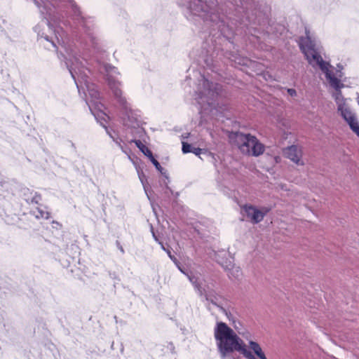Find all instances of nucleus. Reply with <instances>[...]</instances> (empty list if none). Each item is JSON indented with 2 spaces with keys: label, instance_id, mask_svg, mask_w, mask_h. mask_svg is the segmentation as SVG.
<instances>
[{
  "label": "nucleus",
  "instance_id": "7",
  "mask_svg": "<svg viewBox=\"0 0 359 359\" xmlns=\"http://www.w3.org/2000/svg\"><path fill=\"white\" fill-rule=\"evenodd\" d=\"M249 348L259 359H267L260 345L254 341H249Z\"/></svg>",
  "mask_w": 359,
  "mask_h": 359
},
{
  "label": "nucleus",
  "instance_id": "9",
  "mask_svg": "<svg viewBox=\"0 0 359 359\" xmlns=\"http://www.w3.org/2000/svg\"><path fill=\"white\" fill-rule=\"evenodd\" d=\"M133 142L135 144L136 147L148 158L152 157L151 151L144 145L140 140H133Z\"/></svg>",
  "mask_w": 359,
  "mask_h": 359
},
{
  "label": "nucleus",
  "instance_id": "10",
  "mask_svg": "<svg viewBox=\"0 0 359 359\" xmlns=\"http://www.w3.org/2000/svg\"><path fill=\"white\" fill-rule=\"evenodd\" d=\"M42 200L41 195L38 193H34V196L32 197L30 201H28L29 203L32 204H40Z\"/></svg>",
  "mask_w": 359,
  "mask_h": 359
},
{
  "label": "nucleus",
  "instance_id": "1",
  "mask_svg": "<svg viewBox=\"0 0 359 359\" xmlns=\"http://www.w3.org/2000/svg\"><path fill=\"white\" fill-rule=\"evenodd\" d=\"M214 336L218 350L223 357L236 351L247 359H259L252 354V351L247 348L243 340L225 323H217L214 330Z\"/></svg>",
  "mask_w": 359,
  "mask_h": 359
},
{
  "label": "nucleus",
  "instance_id": "15",
  "mask_svg": "<svg viewBox=\"0 0 359 359\" xmlns=\"http://www.w3.org/2000/svg\"><path fill=\"white\" fill-rule=\"evenodd\" d=\"M202 149L200 148H193L191 149L192 153H194L196 155H199L201 153Z\"/></svg>",
  "mask_w": 359,
  "mask_h": 359
},
{
  "label": "nucleus",
  "instance_id": "8",
  "mask_svg": "<svg viewBox=\"0 0 359 359\" xmlns=\"http://www.w3.org/2000/svg\"><path fill=\"white\" fill-rule=\"evenodd\" d=\"M32 214L38 219H48L50 217V212L47 210L46 207H44V209L38 207L36 210L32 211Z\"/></svg>",
  "mask_w": 359,
  "mask_h": 359
},
{
  "label": "nucleus",
  "instance_id": "2",
  "mask_svg": "<svg viewBox=\"0 0 359 359\" xmlns=\"http://www.w3.org/2000/svg\"><path fill=\"white\" fill-rule=\"evenodd\" d=\"M299 46L309 63L313 67H319L325 73L326 78L332 88L339 90L344 87V84L341 83L339 79L331 75L328 69L329 64L323 60L316 48L314 41L309 36L301 37L299 41Z\"/></svg>",
  "mask_w": 359,
  "mask_h": 359
},
{
  "label": "nucleus",
  "instance_id": "11",
  "mask_svg": "<svg viewBox=\"0 0 359 359\" xmlns=\"http://www.w3.org/2000/svg\"><path fill=\"white\" fill-rule=\"evenodd\" d=\"M333 97L336 101V102L338 104V106L339 104L342 105V102H344V98L342 97V94L340 90H336V93L333 95Z\"/></svg>",
  "mask_w": 359,
  "mask_h": 359
},
{
  "label": "nucleus",
  "instance_id": "17",
  "mask_svg": "<svg viewBox=\"0 0 359 359\" xmlns=\"http://www.w3.org/2000/svg\"><path fill=\"white\" fill-rule=\"evenodd\" d=\"M114 95L117 97H121V95H122V92L121 90L119 89H116L114 91Z\"/></svg>",
  "mask_w": 359,
  "mask_h": 359
},
{
  "label": "nucleus",
  "instance_id": "14",
  "mask_svg": "<svg viewBox=\"0 0 359 359\" xmlns=\"http://www.w3.org/2000/svg\"><path fill=\"white\" fill-rule=\"evenodd\" d=\"M191 144L187 143V142H183L182 143V151L183 153L184 154H187V153H189V152H191Z\"/></svg>",
  "mask_w": 359,
  "mask_h": 359
},
{
  "label": "nucleus",
  "instance_id": "6",
  "mask_svg": "<svg viewBox=\"0 0 359 359\" xmlns=\"http://www.w3.org/2000/svg\"><path fill=\"white\" fill-rule=\"evenodd\" d=\"M338 109L341 111V116L347 121L351 128L358 124L355 115L348 109L344 108L341 104L339 105Z\"/></svg>",
  "mask_w": 359,
  "mask_h": 359
},
{
  "label": "nucleus",
  "instance_id": "16",
  "mask_svg": "<svg viewBox=\"0 0 359 359\" xmlns=\"http://www.w3.org/2000/svg\"><path fill=\"white\" fill-rule=\"evenodd\" d=\"M353 132H355L359 136V125L357 124L354 126L353 128H351Z\"/></svg>",
  "mask_w": 359,
  "mask_h": 359
},
{
  "label": "nucleus",
  "instance_id": "18",
  "mask_svg": "<svg viewBox=\"0 0 359 359\" xmlns=\"http://www.w3.org/2000/svg\"><path fill=\"white\" fill-rule=\"evenodd\" d=\"M287 92L291 96H294L296 95V90L294 89H288Z\"/></svg>",
  "mask_w": 359,
  "mask_h": 359
},
{
  "label": "nucleus",
  "instance_id": "4",
  "mask_svg": "<svg viewBox=\"0 0 359 359\" xmlns=\"http://www.w3.org/2000/svg\"><path fill=\"white\" fill-rule=\"evenodd\" d=\"M242 209L253 224L260 222L264 219L265 215L269 212V210L266 208L265 211L263 212L252 205H245L242 207Z\"/></svg>",
  "mask_w": 359,
  "mask_h": 359
},
{
  "label": "nucleus",
  "instance_id": "20",
  "mask_svg": "<svg viewBox=\"0 0 359 359\" xmlns=\"http://www.w3.org/2000/svg\"><path fill=\"white\" fill-rule=\"evenodd\" d=\"M53 224H55V226H59L60 227H62V224L56 221H53Z\"/></svg>",
  "mask_w": 359,
  "mask_h": 359
},
{
  "label": "nucleus",
  "instance_id": "5",
  "mask_svg": "<svg viewBox=\"0 0 359 359\" xmlns=\"http://www.w3.org/2000/svg\"><path fill=\"white\" fill-rule=\"evenodd\" d=\"M283 155L297 165L304 164L303 161H302V151L298 146L292 145L285 148L283 150Z\"/></svg>",
  "mask_w": 359,
  "mask_h": 359
},
{
  "label": "nucleus",
  "instance_id": "3",
  "mask_svg": "<svg viewBox=\"0 0 359 359\" xmlns=\"http://www.w3.org/2000/svg\"><path fill=\"white\" fill-rule=\"evenodd\" d=\"M230 137L243 154L259 156L264 152V145L255 136L237 132Z\"/></svg>",
  "mask_w": 359,
  "mask_h": 359
},
{
  "label": "nucleus",
  "instance_id": "13",
  "mask_svg": "<svg viewBox=\"0 0 359 359\" xmlns=\"http://www.w3.org/2000/svg\"><path fill=\"white\" fill-rule=\"evenodd\" d=\"M36 6L39 8H45L46 6L48 0H33Z\"/></svg>",
  "mask_w": 359,
  "mask_h": 359
},
{
  "label": "nucleus",
  "instance_id": "19",
  "mask_svg": "<svg viewBox=\"0 0 359 359\" xmlns=\"http://www.w3.org/2000/svg\"><path fill=\"white\" fill-rule=\"evenodd\" d=\"M53 224H55V226H59L60 227H62V224L56 221H53Z\"/></svg>",
  "mask_w": 359,
  "mask_h": 359
},
{
  "label": "nucleus",
  "instance_id": "12",
  "mask_svg": "<svg viewBox=\"0 0 359 359\" xmlns=\"http://www.w3.org/2000/svg\"><path fill=\"white\" fill-rule=\"evenodd\" d=\"M149 158L151 161V162L153 163V165L155 166V168L158 170L161 171L162 167H161V164L158 163V161L154 157V156L152 155V157H149Z\"/></svg>",
  "mask_w": 359,
  "mask_h": 359
}]
</instances>
